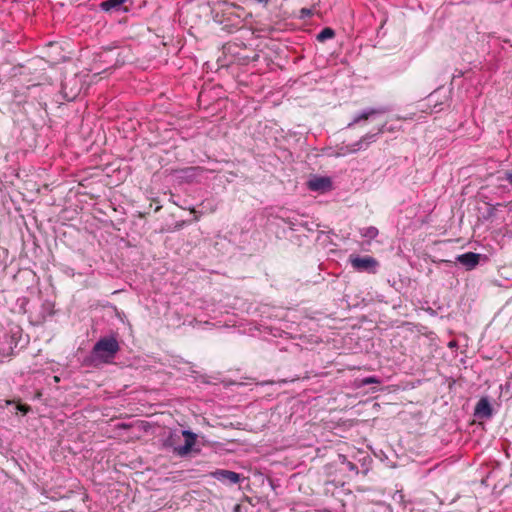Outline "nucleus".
Instances as JSON below:
<instances>
[{
    "mask_svg": "<svg viewBox=\"0 0 512 512\" xmlns=\"http://www.w3.org/2000/svg\"><path fill=\"white\" fill-rule=\"evenodd\" d=\"M79 92L80 88L78 86V80L76 77L65 79L62 82V94L66 100H74Z\"/></svg>",
    "mask_w": 512,
    "mask_h": 512,
    "instance_id": "5",
    "label": "nucleus"
},
{
    "mask_svg": "<svg viewBox=\"0 0 512 512\" xmlns=\"http://www.w3.org/2000/svg\"><path fill=\"white\" fill-rule=\"evenodd\" d=\"M182 434L185 438V443L184 445L175 448L176 453L180 456L188 454L196 443V435L191 431L185 430Z\"/></svg>",
    "mask_w": 512,
    "mask_h": 512,
    "instance_id": "6",
    "label": "nucleus"
},
{
    "mask_svg": "<svg viewBox=\"0 0 512 512\" xmlns=\"http://www.w3.org/2000/svg\"><path fill=\"white\" fill-rule=\"evenodd\" d=\"M379 384L380 383V380L377 378V377H374V376H370V377H366L362 380V384L363 385H369V384Z\"/></svg>",
    "mask_w": 512,
    "mask_h": 512,
    "instance_id": "15",
    "label": "nucleus"
},
{
    "mask_svg": "<svg viewBox=\"0 0 512 512\" xmlns=\"http://www.w3.org/2000/svg\"><path fill=\"white\" fill-rule=\"evenodd\" d=\"M210 476L224 484H237L240 481V474L234 471L217 469L210 473Z\"/></svg>",
    "mask_w": 512,
    "mask_h": 512,
    "instance_id": "4",
    "label": "nucleus"
},
{
    "mask_svg": "<svg viewBox=\"0 0 512 512\" xmlns=\"http://www.w3.org/2000/svg\"><path fill=\"white\" fill-rule=\"evenodd\" d=\"M378 233H379L378 229L374 226H369V227L360 229L361 236L364 238H368V239L376 238L378 236Z\"/></svg>",
    "mask_w": 512,
    "mask_h": 512,
    "instance_id": "13",
    "label": "nucleus"
},
{
    "mask_svg": "<svg viewBox=\"0 0 512 512\" xmlns=\"http://www.w3.org/2000/svg\"><path fill=\"white\" fill-rule=\"evenodd\" d=\"M339 460H340V462H341L342 464L347 465V461H348V459H347V457H346L345 455H339Z\"/></svg>",
    "mask_w": 512,
    "mask_h": 512,
    "instance_id": "18",
    "label": "nucleus"
},
{
    "mask_svg": "<svg viewBox=\"0 0 512 512\" xmlns=\"http://www.w3.org/2000/svg\"><path fill=\"white\" fill-rule=\"evenodd\" d=\"M332 183L328 177H315L308 182V187L312 191H327Z\"/></svg>",
    "mask_w": 512,
    "mask_h": 512,
    "instance_id": "9",
    "label": "nucleus"
},
{
    "mask_svg": "<svg viewBox=\"0 0 512 512\" xmlns=\"http://www.w3.org/2000/svg\"><path fill=\"white\" fill-rule=\"evenodd\" d=\"M335 35V32L333 29L327 27V28H324L318 35H317V40L320 41V42H323L327 39H331L333 38Z\"/></svg>",
    "mask_w": 512,
    "mask_h": 512,
    "instance_id": "14",
    "label": "nucleus"
},
{
    "mask_svg": "<svg viewBox=\"0 0 512 512\" xmlns=\"http://www.w3.org/2000/svg\"><path fill=\"white\" fill-rule=\"evenodd\" d=\"M18 409H19L20 411L24 412V413H26V412L28 411V408H27V407H25V406H23V405H19V406H18Z\"/></svg>",
    "mask_w": 512,
    "mask_h": 512,
    "instance_id": "20",
    "label": "nucleus"
},
{
    "mask_svg": "<svg viewBox=\"0 0 512 512\" xmlns=\"http://www.w3.org/2000/svg\"><path fill=\"white\" fill-rule=\"evenodd\" d=\"M386 110L384 108H369L366 110H363L361 113L357 114L353 120L348 124V128L353 127L355 124L363 121L368 120L371 117L379 114L385 113Z\"/></svg>",
    "mask_w": 512,
    "mask_h": 512,
    "instance_id": "7",
    "label": "nucleus"
},
{
    "mask_svg": "<svg viewBox=\"0 0 512 512\" xmlns=\"http://www.w3.org/2000/svg\"><path fill=\"white\" fill-rule=\"evenodd\" d=\"M505 180L512 186V172L505 173Z\"/></svg>",
    "mask_w": 512,
    "mask_h": 512,
    "instance_id": "17",
    "label": "nucleus"
},
{
    "mask_svg": "<svg viewBox=\"0 0 512 512\" xmlns=\"http://www.w3.org/2000/svg\"><path fill=\"white\" fill-rule=\"evenodd\" d=\"M480 255L473 252H467L457 257V261L467 269H473L479 263Z\"/></svg>",
    "mask_w": 512,
    "mask_h": 512,
    "instance_id": "10",
    "label": "nucleus"
},
{
    "mask_svg": "<svg viewBox=\"0 0 512 512\" xmlns=\"http://www.w3.org/2000/svg\"><path fill=\"white\" fill-rule=\"evenodd\" d=\"M302 16H309L311 14L310 10L303 8L301 10Z\"/></svg>",
    "mask_w": 512,
    "mask_h": 512,
    "instance_id": "19",
    "label": "nucleus"
},
{
    "mask_svg": "<svg viewBox=\"0 0 512 512\" xmlns=\"http://www.w3.org/2000/svg\"><path fill=\"white\" fill-rule=\"evenodd\" d=\"M346 466H347V468H348L350 471H353V472H355V473H358V467H357L354 463H352V462H350V461H347V465H346Z\"/></svg>",
    "mask_w": 512,
    "mask_h": 512,
    "instance_id": "16",
    "label": "nucleus"
},
{
    "mask_svg": "<svg viewBox=\"0 0 512 512\" xmlns=\"http://www.w3.org/2000/svg\"><path fill=\"white\" fill-rule=\"evenodd\" d=\"M384 126L382 125L377 133H367L363 137H361L358 141L353 144H342L336 147L335 156L336 157H344L352 153H356L357 151L366 149L370 143L376 140V136L382 134L384 132Z\"/></svg>",
    "mask_w": 512,
    "mask_h": 512,
    "instance_id": "2",
    "label": "nucleus"
},
{
    "mask_svg": "<svg viewBox=\"0 0 512 512\" xmlns=\"http://www.w3.org/2000/svg\"><path fill=\"white\" fill-rule=\"evenodd\" d=\"M474 414L478 418H485V419H488L492 416V407L487 398L483 397L477 402L475 409H474Z\"/></svg>",
    "mask_w": 512,
    "mask_h": 512,
    "instance_id": "8",
    "label": "nucleus"
},
{
    "mask_svg": "<svg viewBox=\"0 0 512 512\" xmlns=\"http://www.w3.org/2000/svg\"><path fill=\"white\" fill-rule=\"evenodd\" d=\"M119 349V343L114 337H103L95 343L92 349V362L110 363Z\"/></svg>",
    "mask_w": 512,
    "mask_h": 512,
    "instance_id": "1",
    "label": "nucleus"
},
{
    "mask_svg": "<svg viewBox=\"0 0 512 512\" xmlns=\"http://www.w3.org/2000/svg\"><path fill=\"white\" fill-rule=\"evenodd\" d=\"M17 343L14 338L8 334L3 336V340H0V357H7L12 354Z\"/></svg>",
    "mask_w": 512,
    "mask_h": 512,
    "instance_id": "11",
    "label": "nucleus"
},
{
    "mask_svg": "<svg viewBox=\"0 0 512 512\" xmlns=\"http://www.w3.org/2000/svg\"><path fill=\"white\" fill-rule=\"evenodd\" d=\"M190 211H191V213H196L194 208H191Z\"/></svg>",
    "mask_w": 512,
    "mask_h": 512,
    "instance_id": "21",
    "label": "nucleus"
},
{
    "mask_svg": "<svg viewBox=\"0 0 512 512\" xmlns=\"http://www.w3.org/2000/svg\"><path fill=\"white\" fill-rule=\"evenodd\" d=\"M126 1L127 0H107L101 4V7L105 11H109L111 9H118Z\"/></svg>",
    "mask_w": 512,
    "mask_h": 512,
    "instance_id": "12",
    "label": "nucleus"
},
{
    "mask_svg": "<svg viewBox=\"0 0 512 512\" xmlns=\"http://www.w3.org/2000/svg\"><path fill=\"white\" fill-rule=\"evenodd\" d=\"M352 267L359 272L375 273L379 265L378 261L372 256H350Z\"/></svg>",
    "mask_w": 512,
    "mask_h": 512,
    "instance_id": "3",
    "label": "nucleus"
}]
</instances>
